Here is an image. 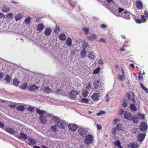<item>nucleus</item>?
Here are the masks:
<instances>
[{
  "instance_id": "obj_1",
  "label": "nucleus",
  "mask_w": 148,
  "mask_h": 148,
  "mask_svg": "<svg viewBox=\"0 0 148 148\" xmlns=\"http://www.w3.org/2000/svg\"><path fill=\"white\" fill-rule=\"evenodd\" d=\"M94 140V137L93 136L90 134L86 135L85 136V138L84 140L85 144L88 145L92 143Z\"/></svg>"
},
{
  "instance_id": "obj_2",
  "label": "nucleus",
  "mask_w": 148,
  "mask_h": 148,
  "mask_svg": "<svg viewBox=\"0 0 148 148\" xmlns=\"http://www.w3.org/2000/svg\"><path fill=\"white\" fill-rule=\"evenodd\" d=\"M78 134L82 137L85 136L88 132L87 129L83 128L82 127H79L78 130Z\"/></svg>"
},
{
  "instance_id": "obj_3",
  "label": "nucleus",
  "mask_w": 148,
  "mask_h": 148,
  "mask_svg": "<svg viewBox=\"0 0 148 148\" xmlns=\"http://www.w3.org/2000/svg\"><path fill=\"white\" fill-rule=\"evenodd\" d=\"M93 86L95 88L97 89L100 90L102 88V85L99 79H96L93 82Z\"/></svg>"
},
{
  "instance_id": "obj_4",
  "label": "nucleus",
  "mask_w": 148,
  "mask_h": 148,
  "mask_svg": "<svg viewBox=\"0 0 148 148\" xmlns=\"http://www.w3.org/2000/svg\"><path fill=\"white\" fill-rule=\"evenodd\" d=\"M66 123L65 121L60 119L56 124L57 126L60 129H64L66 126Z\"/></svg>"
},
{
  "instance_id": "obj_5",
  "label": "nucleus",
  "mask_w": 148,
  "mask_h": 148,
  "mask_svg": "<svg viewBox=\"0 0 148 148\" xmlns=\"http://www.w3.org/2000/svg\"><path fill=\"white\" fill-rule=\"evenodd\" d=\"M131 15L132 14L130 12H127L126 10H125L121 14V16L125 19L129 20Z\"/></svg>"
},
{
  "instance_id": "obj_6",
  "label": "nucleus",
  "mask_w": 148,
  "mask_h": 148,
  "mask_svg": "<svg viewBox=\"0 0 148 148\" xmlns=\"http://www.w3.org/2000/svg\"><path fill=\"white\" fill-rule=\"evenodd\" d=\"M139 128L141 132H144L147 130L148 128L147 123L145 122L141 123L139 126Z\"/></svg>"
},
{
  "instance_id": "obj_7",
  "label": "nucleus",
  "mask_w": 148,
  "mask_h": 148,
  "mask_svg": "<svg viewBox=\"0 0 148 148\" xmlns=\"http://www.w3.org/2000/svg\"><path fill=\"white\" fill-rule=\"evenodd\" d=\"M124 11V8L119 7L118 8V11L114 10L112 12L114 15L117 16H121V14L120 13Z\"/></svg>"
},
{
  "instance_id": "obj_8",
  "label": "nucleus",
  "mask_w": 148,
  "mask_h": 148,
  "mask_svg": "<svg viewBox=\"0 0 148 148\" xmlns=\"http://www.w3.org/2000/svg\"><path fill=\"white\" fill-rule=\"evenodd\" d=\"M79 94L78 92L74 90H72L70 93L71 97L72 99H75L77 98L76 96Z\"/></svg>"
},
{
  "instance_id": "obj_9",
  "label": "nucleus",
  "mask_w": 148,
  "mask_h": 148,
  "mask_svg": "<svg viewBox=\"0 0 148 148\" xmlns=\"http://www.w3.org/2000/svg\"><path fill=\"white\" fill-rule=\"evenodd\" d=\"M145 136L146 134H145L140 133L138 135L137 139H138L139 141L142 142L144 140L145 138Z\"/></svg>"
},
{
  "instance_id": "obj_10",
  "label": "nucleus",
  "mask_w": 148,
  "mask_h": 148,
  "mask_svg": "<svg viewBox=\"0 0 148 148\" xmlns=\"http://www.w3.org/2000/svg\"><path fill=\"white\" fill-rule=\"evenodd\" d=\"M136 7L138 10H141L143 7V5L142 2L140 1H136Z\"/></svg>"
},
{
  "instance_id": "obj_11",
  "label": "nucleus",
  "mask_w": 148,
  "mask_h": 148,
  "mask_svg": "<svg viewBox=\"0 0 148 148\" xmlns=\"http://www.w3.org/2000/svg\"><path fill=\"white\" fill-rule=\"evenodd\" d=\"M16 136L19 139L21 138L24 140H26L28 137L27 134L23 132L20 133L19 134V136Z\"/></svg>"
},
{
  "instance_id": "obj_12",
  "label": "nucleus",
  "mask_w": 148,
  "mask_h": 148,
  "mask_svg": "<svg viewBox=\"0 0 148 148\" xmlns=\"http://www.w3.org/2000/svg\"><path fill=\"white\" fill-rule=\"evenodd\" d=\"M68 127L70 130L74 131L76 130L77 127L76 125L71 123L68 125Z\"/></svg>"
},
{
  "instance_id": "obj_13",
  "label": "nucleus",
  "mask_w": 148,
  "mask_h": 148,
  "mask_svg": "<svg viewBox=\"0 0 148 148\" xmlns=\"http://www.w3.org/2000/svg\"><path fill=\"white\" fill-rule=\"evenodd\" d=\"M28 140L29 141L27 143V144L30 146H31L32 145H34L36 144V140L34 139H32L31 137H29L28 138Z\"/></svg>"
},
{
  "instance_id": "obj_14",
  "label": "nucleus",
  "mask_w": 148,
  "mask_h": 148,
  "mask_svg": "<svg viewBox=\"0 0 148 148\" xmlns=\"http://www.w3.org/2000/svg\"><path fill=\"white\" fill-rule=\"evenodd\" d=\"M88 57L89 59L95 60L96 58L95 53L93 51H90L88 52Z\"/></svg>"
},
{
  "instance_id": "obj_15",
  "label": "nucleus",
  "mask_w": 148,
  "mask_h": 148,
  "mask_svg": "<svg viewBox=\"0 0 148 148\" xmlns=\"http://www.w3.org/2000/svg\"><path fill=\"white\" fill-rule=\"evenodd\" d=\"M38 87L34 85L30 86L29 88V90L31 91H35L38 89Z\"/></svg>"
},
{
  "instance_id": "obj_16",
  "label": "nucleus",
  "mask_w": 148,
  "mask_h": 148,
  "mask_svg": "<svg viewBox=\"0 0 148 148\" xmlns=\"http://www.w3.org/2000/svg\"><path fill=\"white\" fill-rule=\"evenodd\" d=\"M131 115L130 113L127 111H126L124 114V117L125 119L128 120H131Z\"/></svg>"
},
{
  "instance_id": "obj_17",
  "label": "nucleus",
  "mask_w": 148,
  "mask_h": 148,
  "mask_svg": "<svg viewBox=\"0 0 148 148\" xmlns=\"http://www.w3.org/2000/svg\"><path fill=\"white\" fill-rule=\"evenodd\" d=\"M51 32L52 30L51 28H46L45 29L44 34L45 36H49L51 35Z\"/></svg>"
},
{
  "instance_id": "obj_18",
  "label": "nucleus",
  "mask_w": 148,
  "mask_h": 148,
  "mask_svg": "<svg viewBox=\"0 0 148 148\" xmlns=\"http://www.w3.org/2000/svg\"><path fill=\"white\" fill-rule=\"evenodd\" d=\"M99 93H94L92 96V99L94 101H96L99 99Z\"/></svg>"
},
{
  "instance_id": "obj_19",
  "label": "nucleus",
  "mask_w": 148,
  "mask_h": 148,
  "mask_svg": "<svg viewBox=\"0 0 148 148\" xmlns=\"http://www.w3.org/2000/svg\"><path fill=\"white\" fill-rule=\"evenodd\" d=\"M40 122L41 123L45 124L47 122V120L46 119L45 116L43 115H41L40 117Z\"/></svg>"
},
{
  "instance_id": "obj_20",
  "label": "nucleus",
  "mask_w": 148,
  "mask_h": 148,
  "mask_svg": "<svg viewBox=\"0 0 148 148\" xmlns=\"http://www.w3.org/2000/svg\"><path fill=\"white\" fill-rule=\"evenodd\" d=\"M45 27L43 24L40 23L37 26V30L39 32H41Z\"/></svg>"
},
{
  "instance_id": "obj_21",
  "label": "nucleus",
  "mask_w": 148,
  "mask_h": 148,
  "mask_svg": "<svg viewBox=\"0 0 148 148\" xmlns=\"http://www.w3.org/2000/svg\"><path fill=\"white\" fill-rule=\"evenodd\" d=\"M128 146L132 148H137L138 147V145L136 143H129L128 145Z\"/></svg>"
},
{
  "instance_id": "obj_22",
  "label": "nucleus",
  "mask_w": 148,
  "mask_h": 148,
  "mask_svg": "<svg viewBox=\"0 0 148 148\" xmlns=\"http://www.w3.org/2000/svg\"><path fill=\"white\" fill-rule=\"evenodd\" d=\"M5 130L7 132L11 134H14L15 132L12 128L7 127L5 129Z\"/></svg>"
},
{
  "instance_id": "obj_23",
  "label": "nucleus",
  "mask_w": 148,
  "mask_h": 148,
  "mask_svg": "<svg viewBox=\"0 0 148 148\" xmlns=\"http://www.w3.org/2000/svg\"><path fill=\"white\" fill-rule=\"evenodd\" d=\"M31 19L32 18L28 16L25 18L24 22L25 24L26 25H28L29 24Z\"/></svg>"
},
{
  "instance_id": "obj_24",
  "label": "nucleus",
  "mask_w": 148,
  "mask_h": 148,
  "mask_svg": "<svg viewBox=\"0 0 148 148\" xmlns=\"http://www.w3.org/2000/svg\"><path fill=\"white\" fill-rule=\"evenodd\" d=\"M138 117L134 115L132 117H131V120L133 121L134 123H137L138 122Z\"/></svg>"
},
{
  "instance_id": "obj_25",
  "label": "nucleus",
  "mask_w": 148,
  "mask_h": 148,
  "mask_svg": "<svg viewBox=\"0 0 148 148\" xmlns=\"http://www.w3.org/2000/svg\"><path fill=\"white\" fill-rule=\"evenodd\" d=\"M60 119L56 116H53L51 118L52 120L54 122L57 123L58 121Z\"/></svg>"
},
{
  "instance_id": "obj_26",
  "label": "nucleus",
  "mask_w": 148,
  "mask_h": 148,
  "mask_svg": "<svg viewBox=\"0 0 148 148\" xmlns=\"http://www.w3.org/2000/svg\"><path fill=\"white\" fill-rule=\"evenodd\" d=\"M66 43V45L69 46L71 47V46L72 40L69 37L67 38Z\"/></svg>"
},
{
  "instance_id": "obj_27",
  "label": "nucleus",
  "mask_w": 148,
  "mask_h": 148,
  "mask_svg": "<svg viewBox=\"0 0 148 148\" xmlns=\"http://www.w3.org/2000/svg\"><path fill=\"white\" fill-rule=\"evenodd\" d=\"M97 37L96 35L93 34H92L90 36L88 37V39L90 40H93L95 39Z\"/></svg>"
},
{
  "instance_id": "obj_28",
  "label": "nucleus",
  "mask_w": 148,
  "mask_h": 148,
  "mask_svg": "<svg viewBox=\"0 0 148 148\" xmlns=\"http://www.w3.org/2000/svg\"><path fill=\"white\" fill-rule=\"evenodd\" d=\"M23 17V15L21 13L18 14L15 16V18L16 21L20 20Z\"/></svg>"
},
{
  "instance_id": "obj_29",
  "label": "nucleus",
  "mask_w": 148,
  "mask_h": 148,
  "mask_svg": "<svg viewBox=\"0 0 148 148\" xmlns=\"http://www.w3.org/2000/svg\"><path fill=\"white\" fill-rule=\"evenodd\" d=\"M59 38L60 40H65L66 39V35L64 34H61L59 36Z\"/></svg>"
},
{
  "instance_id": "obj_30",
  "label": "nucleus",
  "mask_w": 148,
  "mask_h": 148,
  "mask_svg": "<svg viewBox=\"0 0 148 148\" xmlns=\"http://www.w3.org/2000/svg\"><path fill=\"white\" fill-rule=\"evenodd\" d=\"M116 129L119 131H123V130L122 125L121 123H118L116 126Z\"/></svg>"
},
{
  "instance_id": "obj_31",
  "label": "nucleus",
  "mask_w": 148,
  "mask_h": 148,
  "mask_svg": "<svg viewBox=\"0 0 148 148\" xmlns=\"http://www.w3.org/2000/svg\"><path fill=\"white\" fill-rule=\"evenodd\" d=\"M51 91L52 90L48 87H45L44 89V92L48 94L50 93Z\"/></svg>"
},
{
  "instance_id": "obj_32",
  "label": "nucleus",
  "mask_w": 148,
  "mask_h": 148,
  "mask_svg": "<svg viewBox=\"0 0 148 148\" xmlns=\"http://www.w3.org/2000/svg\"><path fill=\"white\" fill-rule=\"evenodd\" d=\"M130 108L131 110L133 111H136L137 108H136L135 104L134 103L130 104Z\"/></svg>"
},
{
  "instance_id": "obj_33",
  "label": "nucleus",
  "mask_w": 148,
  "mask_h": 148,
  "mask_svg": "<svg viewBox=\"0 0 148 148\" xmlns=\"http://www.w3.org/2000/svg\"><path fill=\"white\" fill-rule=\"evenodd\" d=\"M27 87V84L25 83H24L21 84L19 87L22 90L25 89Z\"/></svg>"
},
{
  "instance_id": "obj_34",
  "label": "nucleus",
  "mask_w": 148,
  "mask_h": 148,
  "mask_svg": "<svg viewBox=\"0 0 148 148\" xmlns=\"http://www.w3.org/2000/svg\"><path fill=\"white\" fill-rule=\"evenodd\" d=\"M20 82L17 79H14L13 81V84L16 86H18Z\"/></svg>"
},
{
  "instance_id": "obj_35",
  "label": "nucleus",
  "mask_w": 148,
  "mask_h": 148,
  "mask_svg": "<svg viewBox=\"0 0 148 148\" xmlns=\"http://www.w3.org/2000/svg\"><path fill=\"white\" fill-rule=\"evenodd\" d=\"M86 52L85 49H83L82 51L81 52V55L82 57L83 58L86 56Z\"/></svg>"
},
{
  "instance_id": "obj_36",
  "label": "nucleus",
  "mask_w": 148,
  "mask_h": 148,
  "mask_svg": "<svg viewBox=\"0 0 148 148\" xmlns=\"http://www.w3.org/2000/svg\"><path fill=\"white\" fill-rule=\"evenodd\" d=\"M2 11L3 12H8L9 11V8H7L4 5L2 8Z\"/></svg>"
},
{
  "instance_id": "obj_37",
  "label": "nucleus",
  "mask_w": 148,
  "mask_h": 148,
  "mask_svg": "<svg viewBox=\"0 0 148 148\" xmlns=\"http://www.w3.org/2000/svg\"><path fill=\"white\" fill-rule=\"evenodd\" d=\"M19 111H22L24 110V107L23 106H19L16 108Z\"/></svg>"
},
{
  "instance_id": "obj_38",
  "label": "nucleus",
  "mask_w": 148,
  "mask_h": 148,
  "mask_svg": "<svg viewBox=\"0 0 148 148\" xmlns=\"http://www.w3.org/2000/svg\"><path fill=\"white\" fill-rule=\"evenodd\" d=\"M50 129L54 132H56L58 130V129L57 128L56 126V125L51 126Z\"/></svg>"
},
{
  "instance_id": "obj_39",
  "label": "nucleus",
  "mask_w": 148,
  "mask_h": 148,
  "mask_svg": "<svg viewBox=\"0 0 148 148\" xmlns=\"http://www.w3.org/2000/svg\"><path fill=\"white\" fill-rule=\"evenodd\" d=\"M88 44L87 42L86 41H84L82 47L83 49H85L86 48L88 47Z\"/></svg>"
},
{
  "instance_id": "obj_40",
  "label": "nucleus",
  "mask_w": 148,
  "mask_h": 148,
  "mask_svg": "<svg viewBox=\"0 0 148 148\" xmlns=\"http://www.w3.org/2000/svg\"><path fill=\"white\" fill-rule=\"evenodd\" d=\"M88 91L87 90H84L82 92V95L83 97H86L88 94Z\"/></svg>"
},
{
  "instance_id": "obj_41",
  "label": "nucleus",
  "mask_w": 148,
  "mask_h": 148,
  "mask_svg": "<svg viewBox=\"0 0 148 148\" xmlns=\"http://www.w3.org/2000/svg\"><path fill=\"white\" fill-rule=\"evenodd\" d=\"M85 86H86L85 88L88 90L91 88L90 83V82H88L85 85Z\"/></svg>"
},
{
  "instance_id": "obj_42",
  "label": "nucleus",
  "mask_w": 148,
  "mask_h": 148,
  "mask_svg": "<svg viewBox=\"0 0 148 148\" xmlns=\"http://www.w3.org/2000/svg\"><path fill=\"white\" fill-rule=\"evenodd\" d=\"M4 79L8 83H9L11 81V77L10 76L8 75L6 76V77L4 78Z\"/></svg>"
},
{
  "instance_id": "obj_43",
  "label": "nucleus",
  "mask_w": 148,
  "mask_h": 148,
  "mask_svg": "<svg viewBox=\"0 0 148 148\" xmlns=\"http://www.w3.org/2000/svg\"><path fill=\"white\" fill-rule=\"evenodd\" d=\"M140 85L142 88L147 93H148V89L142 84L140 83Z\"/></svg>"
},
{
  "instance_id": "obj_44",
  "label": "nucleus",
  "mask_w": 148,
  "mask_h": 148,
  "mask_svg": "<svg viewBox=\"0 0 148 148\" xmlns=\"http://www.w3.org/2000/svg\"><path fill=\"white\" fill-rule=\"evenodd\" d=\"M45 112V111L44 110H40L38 108L36 109V112L39 114L41 115H42V114L44 113Z\"/></svg>"
},
{
  "instance_id": "obj_45",
  "label": "nucleus",
  "mask_w": 148,
  "mask_h": 148,
  "mask_svg": "<svg viewBox=\"0 0 148 148\" xmlns=\"http://www.w3.org/2000/svg\"><path fill=\"white\" fill-rule=\"evenodd\" d=\"M88 101V99L85 98H82L81 100V102L82 103H87Z\"/></svg>"
},
{
  "instance_id": "obj_46",
  "label": "nucleus",
  "mask_w": 148,
  "mask_h": 148,
  "mask_svg": "<svg viewBox=\"0 0 148 148\" xmlns=\"http://www.w3.org/2000/svg\"><path fill=\"white\" fill-rule=\"evenodd\" d=\"M82 30L84 31L86 35L87 34L89 33V30L88 28L84 27L82 28Z\"/></svg>"
},
{
  "instance_id": "obj_47",
  "label": "nucleus",
  "mask_w": 148,
  "mask_h": 148,
  "mask_svg": "<svg viewBox=\"0 0 148 148\" xmlns=\"http://www.w3.org/2000/svg\"><path fill=\"white\" fill-rule=\"evenodd\" d=\"M105 113V112L104 111H101L97 113V115L98 116H102Z\"/></svg>"
},
{
  "instance_id": "obj_48",
  "label": "nucleus",
  "mask_w": 148,
  "mask_h": 148,
  "mask_svg": "<svg viewBox=\"0 0 148 148\" xmlns=\"http://www.w3.org/2000/svg\"><path fill=\"white\" fill-rule=\"evenodd\" d=\"M114 144L117 146H118L121 145V143L119 140H118L114 142Z\"/></svg>"
},
{
  "instance_id": "obj_49",
  "label": "nucleus",
  "mask_w": 148,
  "mask_h": 148,
  "mask_svg": "<svg viewBox=\"0 0 148 148\" xmlns=\"http://www.w3.org/2000/svg\"><path fill=\"white\" fill-rule=\"evenodd\" d=\"M69 3L70 5H71L73 7H74L75 5V2L71 0H69Z\"/></svg>"
},
{
  "instance_id": "obj_50",
  "label": "nucleus",
  "mask_w": 148,
  "mask_h": 148,
  "mask_svg": "<svg viewBox=\"0 0 148 148\" xmlns=\"http://www.w3.org/2000/svg\"><path fill=\"white\" fill-rule=\"evenodd\" d=\"M141 19L143 23H145L146 22V20L145 16L143 15H141Z\"/></svg>"
},
{
  "instance_id": "obj_51",
  "label": "nucleus",
  "mask_w": 148,
  "mask_h": 148,
  "mask_svg": "<svg viewBox=\"0 0 148 148\" xmlns=\"http://www.w3.org/2000/svg\"><path fill=\"white\" fill-rule=\"evenodd\" d=\"M138 117L140 118L141 119H144L145 116L143 114L139 113L138 114Z\"/></svg>"
},
{
  "instance_id": "obj_52",
  "label": "nucleus",
  "mask_w": 148,
  "mask_h": 148,
  "mask_svg": "<svg viewBox=\"0 0 148 148\" xmlns=\"http://www.w3.org/2000/svg\"><path fill=\"white\" fill-rule=\"evenodd\" d=\"M99 67H98L96 69H94L93 71V73L94 74H97L98 73L99 71Z\"/></svg>"
},
{
  "instance_id": "obj_53",
  "label": "nucleus",
  "mask_w": 148,
  "mask_h": 148,
  "mask_svg": "<svg viewBox=\"0 0 148 148\" xmlns=\"http://www.w3.org/2000/svg\"><path fill=\"white\" fill-rule=\"evenodd\" d=\"M124 77L123 75H119L118 76V80L122 81L123 80V78Z\"/></svg>"
},
{
  "instance_id": "obj_54",
  "label": "nucleus",
  "mask_w": 148,
  "mask_h": 148,
  "mask_svg": "<svg viewBox=\"0 0 148 148\" xmlns=\"http://www.w3.org/2000/svg\"><path fill=\"white\" fill-rule=\"evenodd\" d=\"M34 108L33 107L29 106L27 108V110H28L32 111L34 110Z\"/></svg>"
},
{
  "instance_id": "obj_55",
  "label": "nucleus",
  "mask_w": 148,
  "mask_h": 148,
  "mask_svg": "<svg viewBox=\"0 0 148 148\" xmlns=\"http://www.w3.org/2000/svg\"><path fill=\"white\" fill-rule=\"evenodd\" d=\"M7 17L8 18H11L12 17V14L11 13H8L7 15Z\"/></svg>"
},
{
  "instance_id": "obj_56",
  "label": "nucleus",
  "mask_w": 148,
  "mask_h": 148,
  "mask_svg": "<svg viewBox=\"0 0 148 148\" xmlns=\"http://www.w3.org/2000/svg\"><path fill=\"white\" fill-rule=\"evenodd\" d=\"M127 103L126 101H123V106L124 108H126L127 106Z\"/></svg>"
},
{
  "instance_id": "obj_57",
  "label": "nucleus",
  "mask_w": 148,
  "mask_h": 148,
  "mask_svg": "<svg viewBox=\"0 0 148 148\" xmlns=\"http://www.w3.org/2000/svg\"><path fill=\"white\" fill-rule=\"evenodd\" d=\"M108 26L107 25H105L104 24H102L101 25V27L102 29H105Z\"/></svg>"
},
{
  "instance_id": "obj_58",
  "label": "nucleus",
  "mask_w": 148,
  "mask_h": 148,
  "mask_svg": "<svg viewBox=\"0 0 148 148\" xmlns=\"http://www.w3.org/2000/svg\"><path fill=\"white\" fill-rule=\"evenodd\" d=\"M136 22L138 23H143L141 19H138L136 20Z\"/></svg>"
},
{
  "instance_id": "obj_59",
  "label": "nucleus",
  "mask_w": 148,
  "mask_h": 148,
  "mask_svg": "<svg viewBox=\"0 0 148 148\" xmlns=\"http://www.w3.org/2000/svg\"><path fill=\"white\" fill-rule=\"evenodd\" d=\"M98 63L101 65H102L103 64L102 60L101 59L98 60Z\"/></svg>"
},
{
  "instance_id": "obj_60",
  "label": "nucleus",
  "mask_w": 148,
  "mask_h": 148,
  "mask_svg": "<svg viewBox=\"0 0 148 148\" xmlns=\"http://www.w3.org/2000/svg\"><path fill=\"white\" fill-rule=\"evenodd\" d=\"M99 42H103L106 43V40L103 38H101L99 40Z\"/></svg>"
},
{
  "instance_id": "obj_61",
  "label": "nucleus",
  "mask_w": 148,
  "mask_h": 148,
  "mask_svg": "<svg viewBox=\"0 0 148 148\" xmlns=\"http://www.w3.org/2000/svg\"><path fill=\"white\" fill-rule=\"evenodd\" d=\"M59 30V28L57 26H56V28L54 29V32L56 33L58 32Z\"/></svg>"
},
{
  "instance_id": "obj_62",
  "label": "nucleus",
  "mask_w": 148,
  "mask_h": 148,
  "mask_svg": "<svg viewBox=\"0 0 148 148\" xmlns=\"http://www.w3.org/2000/svg\"><path fill=\"white\" fill-rule=\"evenodd\" d=\"M141 73V72L139 73L138 75V79L139 80H142L143 79V78L142 76H140V74Z\"/></svg>"
},
{
  "instance_id": "obj_63",
  "label": "nucleus",
  "mask_w": 148,
  "mask_h": 148,
  "mask_svg": "<svg viewBox=\"0 0 148 148\" xmlns=\"http://www.w3.org/2000/svg\"><path fill=\"white\" fill-rule=\"evenodd\" d=\"M144 14L147 18H148V12L147 11L145 10L144 11Z\"/></svg>"
},
{
  "instance_id": "obj_64",
  "label": "nucleus",
  "mask_w": 148,
  "mask_h": 148,
  "mask_svg": "<svg viewBox=\"0 0 148 148\" xmlns=\"http://www.w3.org/2000/svg\"><path fill=\"white\" fill-rule=\"evenodd\" d=\"M97 128L98 129L101 130L102 129V127L100 125H98V124L97 125Z\"/></svg>"
}]
</instances>
